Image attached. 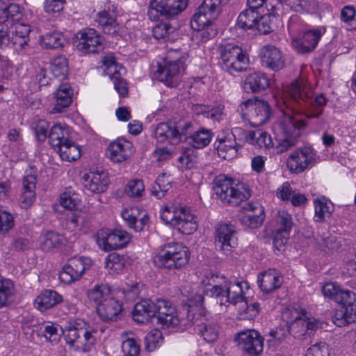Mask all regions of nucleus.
I'll return each instance as SVG.
<instances>
[{
	"mask_svg": "<svg viewBox=\"0 0 356 356\" xmlns=\"http://www.w3.org/2000/svg\"><path fill=\"white\" fill-rule=\"evenodd\" d=\"M200 325L202 321H199ZM202 328H200L199 332L202 334L203 339L208 343L214 342L218 337L219 326L216 323H204Z\"/></svg>",
	"mask_w": 356,
	"mask_h": 356,
	"instance_id": "50",
	"label": "nucleus"
},
{
	"mask_svg": "<svg viewBox=\"0 0 356 356\" xmlns=\"http://www.w3.org/2000/svg\"><path fill=\"white\" fill-rule=\"evenodd\" d=\"M156 299L155 301L149 299H145L137 302L133 311L134 321L146 323L156 320Z\"/></svg>",
	"mask_w": 356,
	"mask_h": 356,
	"instance_id": "24",
	"label": "nucleus"
},
{
	"mask_svg": "<svg viewBox=\"0 0 356 356\" xmlns=\"http://www.w3.org/2000/svg\"><path fill=\"white\" fill-rule=\"evenodd\" d=\"M156 323L161 328L175 327L179 324L177 312L169 301L156 299Z\"/></svg>",
	"mask_w": 356,
	"mask_h": 356,
	"instance_id": "18",
	"label": "nucleus"
},
{
	"mask_svg": "<svg viewBox=\"0 0 356 356\" xmlns=\"http://www.w3.org/2000/svg\"><path fill=\"white\" fill-rule=\"evenodd\" d=\"M87 296L90 302H93L97 306L104 300L111 298V287L106 284H97L87 293Z\"/></svg>",
	"mask_w": 356,
	"mask_h": 356,
	"instance_id": "40",
	"label": "nucleus"
},
{
	"mask_svg": "<svg viewBox=\"0 0 356 356\" xmlns=\"http://www.w3.org/2000/svg\"><path fill=\"white\" fill-rule=\"evenodd\" d=\"M36 176L32 174L26 175L22 179V193L21 204L23 208H28L35 200Z\"/></svg>",
	"mask_w": 356,
	"mask_h": 356,
	"instance_id": "31",
	"label": "nucleus"
},
{
	"mask_svg": "<svg viewBox=\"0 0 356 356\" xmlns=\"http://www.w3.org/2000/svg\"><path fill=\"white\" fill-rule=\"evenodd\" d=\"M92 261L83 256H74L67 260L60 272L59 278L65 284H71L79 280L85 271L90 268Z\"/></svg>",
	"mask_w": 356,
	"mask_h": 356,
	"instance_id": "12",
	"label": "nucleus"
},
{
	"mask_svg": "<svg viewBox=\"0 0 356 356\" xmlns=\"http://www.w3.org/2000/svg\"><path fill=\"white\" fill-rule=\"evenodd\" d=\"M62 301V296L56 291L45 290L35 300V306L41 312H44Z\"/></svg>",
	"mask_w": 356,
	"mask_h": 356,
	"instance_id": "34",
	"label": "nucleus"
},
{
	"mask_svg": "<svg viewBox=\"0 0 356 356\" xmlns=\"http://www.w3.org/2000/svg\"><path fill=\"white\" fill-rule=\"evenodd\" d=\"M259 287L263 292L270 293L279 289L282 284V277L274 269H270L259 278Z\"/></svg>",
	"mask_w": 356,
	"mask_h": 356,
	"instance_id": "33",
	"label": "nucleus"
},
{
	"mask_svg": "<svg viewBox=\"0 0 356 356\" xmlns=\"http://www.w3.org/2000/svg\"><path fill=\"white\" fill-rule=\"evenodd\" d=\"M235 339L239 348L249 356H257L263 351V339L254 330L242 331L237 334Z\"/></svg>",
	"mask_w": 356,
	"mask_h": 356,
	"instance_id": "17",
	"label": "nucleus"
},
{
	"mask_svg": "<svg viewBox=\"0 0 356 356\" xmlns=\"http://www.w3.org/2000/svg\"><path fill=\"white\" fill-rule=\"evenodd\" d=\"M325 32L323 27L307 31L301 38L293 39L292 45L300 54L309 53L316 47Z\"/></svg>",
	"mask_w": 356,
	"mask_h": 356,
	"instance_id": "19",
	"label": "nucleus"
},
{
	"mask_svg": "<svg viewBox=\"0 0 356 356\" xmlns=\"http://www.w3.org/2000/svg\"><path fill=\"white\" fill-rule=\"evenodd\" d=\"M238 110L244 119H247L253 127L263 125L271 115L269 104L264 100L248 99L243 102Z\"/></svg>",
	"mask_w": 356,
	"mask_h": 356,
	"instance_id": "8",
	"label": "nucleus"
},
{
	"mask_svg": "<svg viewBox=\"0 0 356 356\" xmlns=\"http://www.w3.org/2000/svg\"><path fill=\"white\" fill-rule=\"evenodd\" d=\"M74 44L76 49L83 54H95L103 49V40L93 29L79 31L74 39Z\"/></svg>",
	"mask_w": 356,
	"mask_h": 356,
	"instance_id": "15",
	"label": "nucleus"
},
{
	"mask_svg": "<svg viewBox=\"0 0 356 356\" xmlns=\"http://www.w3.org/2000/svg\"><path fill=\"white\" fill-rule=\"evenodd\" d=\"M273 19L270 15H264L259 17L256 26L257 29L261 34H268L273 31L274 24Z\"/></svg>",
	"mask_w": 356,
	"mask_h": 356,
	"instance_id": "56",
	"label": "nucleus"
},
{
	"mask_svg": "<svg viewBox=\"0 0 356 356\" xmlns=\"http://www.w3.org/2000/svg\"><path fill=\"white\" fill-rule=\"evenodd\" d=\"M215 245L216 250L225 254L237 245L236 230L230 222H220L216 227Z\"/></svg>",
	"mask_w": 356,
	"mask_h": 356,
	"instance_id": "16",
	"label": "nucleus"
},
{
	"mask_svg": "<svg viewBox=\"0 0 356 356\" xmlns=\"http://www.w3.org/2000/svg\"><path fill=\"white\" fill-rule=\"evenodd\" d=\"M126 195L131 198L140 199L145 193V186L142 179L129 181L124 189Z\"/></svg>",
	"mask_w": 356,
	"mask_h": 356,
	"instance_id": "48",
	"label": "nucleus"
},
{
	"mask_svg": "<svg viewBox=\"0 0 356 356\" xmlns=\"http://www.w3.org/2000/svg\"><path fill=\"white\" fill-rule=\"evenodd\" d=\"M277 225L279 226L277 229L290 232L293 227L291 216L286 211H280L277 213Z\"/></svg>",
	"mask_w": 356,
	"mask_h": 356,
	"instance_id": "58",
	"label": "nucleus"
},
{
	"mask_svg": "<svg viewBox=\"0 0 356 356\" xmlns=\"http://www.w3.org/2000/svg\"><path fill=\"white\" fill-rule=\"evenodd\" d=\"M175 216L173 227L182 234L189 235L197 230V218L188 209L179 207Z\"/></svg>",
	"mask_w": 356,
	"mask_h": 356,
	"instance_id": "21",
	"label": "nucleus"
},
{
	"mask_svg": "<svg viewBox=\"0 0 356 356\" xmlns=\"http://www.w3.org/2000/svg\"><path fill=\"white\" fill-rule=\"evenodd\" d=\"M51 70L55 78L63 81L68 76V62L64 56H56L51 61Z\"/></svg>",
	"mask_w": 356,
	"mask_h": 356,
	"instance_id": "44",
	"label": "nucleus"
},
{
	"mask_svg": "<svg viewBox=\"0 0 356 356\" xmlns=\"http://www.w3.org/2000/svg\"><path fill=\"white\" fill-rule=\"evenodd\" d=\"M305 314H307L305 310H298L296 308H287L282 313V318L286 321L287 325L289 326V324L296 322Z\"/></svg>",
	"mask_w": 356,
	"mask_h": 356,
	"instance_id": "64",
	"label": "nucleus"
},
{
	"mask_svg": "<svg viewBox=\"0 0 356 356\" xmlns=\"http://www.w3.org/2000/svg\"><path fill=\"white\" fill-rule=\"evenodd\" d=\"M95 329L90 328L83 319H70L65 325V339L67 344L73 350L88 352L95 343Z\"/></svg>",
	"mask_w": 356,
	"mask_h": 356,
	"instance_id": "3",
	"label": "nucleus"
},
{
	"mask_svg": "<svg viewBox=\"0 0 356 356\" xmlns=\"http://www.w3.org/2000/svg\"><path fill=\"white\" fill-rule=\"evenodd\" d=\"M97 22L104 33L117 37L119 35L120 26L116 22L115 14L113 11L103 10L97 14Z\"/></svg>",
	"mask_w": 356,
	"mask_h": 356,
	"instance_id": "30",
	"label": "nucleus"
},
{
	"mask_svg": "<svg viewBox=\"0 0 356 356\" xmlns=\"http://www.w3.org/2000/svg\"><path fill=\"white\" fill-rule=\"evenodd\" d=\"M42 334L47 341L52 343H57L60 340L58 327L51 323L44 325Z\"/></svg>",
	"mask_w": 356,
	"mask_h": 356,
	"instance_id": "60",
	"label": "nucleus"
},
{
	"mask_svg": "<svg viewBox=\"0 0 356 356\" xmlns=\"http://www.w3.org/2000/svg\"><path fill=\"white\" fill-rule=\"evenodd\" d=\"M63 161H73L81 156V148L72 140L61 145L56 151Z\"/></svg>",
	"mask_w": 356,
	"mask_h": 356,
	"instance_id": "43",
	"label": "nucleus"
},
{
	"mask_svg": "<svg viewBox=\"0 0 356 356\" xmlns=\"http://www.w3.org/2000/svg\"><path fill=\"white\" fill-rule=\"evenodd\" d=\"M109 179L104 172L90 171L85 173L82 177L84 188L93 193L104 192L108 186Z\"/></svg>",
	"mask_w": 356,
	"mask_h": 356,
	"instance_id": "23",
	"label": "nucleus"
},
{
	"mask_svg": "<svg viewBox=\"0 0 356 356\" xmlns=\"http://www.w3.org/2000/svg\"><path fill=\"white\" fill-rule=\"evenodd\" d=\"M177 134V131L174 128L173 122L160 123L154 130L155 138L159 143L169 141L171 144L176 143Z\"/></svg>",
	"mask_w": 356,
	"mask_h": 356,
	"instance_id": "36",
	"label": "nucleus"
},
{
	"mask_svg": "<svg viewBox=\"0 0 356 356\" xmlns=\"http://www.w3.org/2000/svg\"><path fill=\"white\" fill-rule=\"evenodd\" d=\"M189 258L186 247L178 243H168L155 254L153 261L159 268L175 270L186 266Z\"/></svg>",
	"mask_w": 356,
	"mask_h": 356,
	"instance_id": "5",
	"label": "nucleus"
},
{
	"mask_svg": "<svg viewBox=\"0 0 356 356\" xmlns=\"http://www.w3.org/2000/svg\"><path fill=\"white\" fill-rule=\"evenodd\" d=\"M184 70V62L181 59H172L170 56H167L162 63L158 64L154 76L167 86L175 87L179 83L181 71Z\"/></svg>",
	"mask_w": 356,
	"mask_h": 356,
	"instance_id": "11",
	"label": "nucleus"
},
{
	"mask_svg": "<svg viewBox=\"0 0 356 356\" xmlns=\"http://www.w3.org/2000/svg\"><path fill=\"white\" fill-rule=\"evenodd\" d=\"M289 236V232L277 229L273 235V244L274 248L281 251L284 250L285 244L286 243Z\"/></svg>",
	"mask_w": 356,
	"mask_h": 356,
	"instance_id": "63",
	"label": "nucleus"
},
{
	"mask_svg": "<svg viewBox=\"0 0 356 356\" xmlns=\"http://www.w3.org/2000/svg\"><path fill=\"white\" fill-rule=\"evenodd\" d=\"M121 347L124 356H138L140 352L139 342L134 337L123 341Z\"/></svg>",
	"mask_w": 356,
	"mask_h": 356,
	"instance_id": "51",
	"label": "nucleus"
},
{
	"mask_svg": "<svg viewBox=\"0 0 356 356\" xmlns=\"http://www.w3.org/2000/svg\"><path fill=\"white\" fill-rule=\"evenodd\" d=\"M213 189L217 197L223 202L238 206L248 200L251 194L246 185L236 182L233 179L225 175L216 176L213 182Z\"/></svg>",
	"mask_w": 356,
	"mask_h": 356,
	"instance_id": "4",
	"label": "nucleus"
},
{
	"mask_svg": "<svg viewBox=\"0 0 356 356\" xmlns=\"http://www.w3.org/2000/svg\"><path fill=\"white\" fill-rule=\"evenodd\" d=\"M5 12L7 15L6 21L8 25L12 24L14 22L19 21L22 17L20 8L16 3L6 5Z\"/></svg>",
	"mask_w": 356,
	"mask_h": 356,
	"instance_id": "61",
	"label": "nucleus"
},
{
	"mask_svg": "<svg viewBox=\"0 0 356 356\" xmlns=\"http://www.w3.org/2000/svg\"><path fill=\"white\" fill-rule=\"evenodd\" d=\"M49 127V122L45 120L40 119L33 123L32 127L38 141L43 142L46 140Z\"/></svg>",
	"mask_w": 356,
	"mask_h": 356,
	"instance_id": "59",
	"label": "nucleus"
},
{
	"mask_svg": "<svg viewBox=\"0 0 356 356\" xmlns=\"http://www.w3.org/2000/svg\"><path fill=\"white\" fill-rule=\"evenodd\" d=\"M258 19L259 13L248 8L243 11L238 17L237 26L244 30L252 29L256 26Z\"/></svg>",
	"mask_w": 356,
	"mask_h": 356,
	"instance_id": "45",
	"label": "nucleus"
},
{
	"mask_svg": "<svg viewBox=\"0 0 356 356\" xmlns=\"http://www.w3.org/2000/svg\"><path fill=\"white\" fill-rule=\"evenodd\" d=\"M163 336L157 330L149 332L145 338V348L147 350L153 351L162 341Z\"/></svg>",
	"mask_w": 356,
	"mask_h": 356,
	"instance_id": "52",
	"label": "nucleus"
},
{
	"mask_svg": "<svg viewBox=\"0 0 356 356\" xmlns=\"http://www.w3.org/2000/svg\"><path fill=\"white\" fill-rule=\"evenodd\" d=\"M356 321V305L354 303L347 306L341 307L337 309L334 317V323L337 326H345Z\"/></svg>",
	"mask_w": 356,
	"mask_h": 356,
	"instance_id": "35",
	"label": "nucleus"
},
{
	"mask_svg": "<svg viewBox=\"0 0 356 356\" xmlns=\"http://www.w3.org/2000/svg\"><path fill=\"white\" fill-rule=\"evenodd\" d=\"M122 312L121 302L111 297L97 306V312L102 321H116Z\"/></svg>",
	"mask_w": 356,
	"mask_h": 356,
	"instance_id": "25",
	"label": "nucleus"
},
{
	"mask_svg": "<svg viewBox=\"0 0 356 356\" xmlns=\"http://www.w3.org/2000/svg\"><path fill=\"white\" fill-rule=\"evenodd\" d=\"M174 128L177 131V136H176V143L181 142L182 140L186 141V135L190 134L193 130V124L190 121L180 122L177 124L174 122Z\"/></svg>",
	"mask_w": 356,
	"mask_h": 356,
	"instance_id": "55",
	"label": "nucleus"
},
{
	"mask_svg": "<svg viewBox=\"0 0 356 356\" xmlns=\"http://www.w3.org/2000/svg\"><path fill=\"white\" fill-rule=\"evenodd\" d=\"M326 102L322 95L314 98L311 87L302 79L289 85L284 90L283 97V103L288 111H284V117L280 123L281 134L276 138L275 153L281 154L296 146L301 131L305 127V122L292 116L291 112L307 111V118H318Z\"/></svg>",
	"mask_w": 356,
	"mask_h": 356,
	"instance_id": "1",
	"label": "nucleus"
},
{
	"mask_svg": "<svg viewBox=\"0 0 356 356\" xmlns=\"http://www.w3.org/2000/svg\"><path fill=\"white\" fill-rule=\"evenodd\" d=\"M224 106L218 105L215 107L201 106L198 113H202L206 118H211L213 121H220L223 115Z\"/></svg>",
	"mask_w": 356,
	"mask_h": 356,
	"instance_id": "54",
	"label": "nucleus"
},
{
	"mask_svg": "<svg viewBox=\"0 0 356 356\" xmlns=\"http://www.w3.org/2000/svg\"><path fill=\"white\" fill-rule=\"evenodd\" d=\"M125 263L124 256L111 253L106 258V268L108 270L110 274H118L123 270Z\"/></svg>",
	"mask_w": 356,
	"mask_h": 356,
	"instance_id": "47",
	"label": "nucleus"
},
{
	"mask_svg": "<svg viewBox=\"0 0 356 356\" xmlns=\"http://www.w3.org/2000/svg\"><path fill=\"white\" fill-rule=\"evenodd\" d=\"M316 158L315 150L312 147L305 146L298 148L289 156L286 166L291 172L302 173L316 163Z\"/></svg>",
	"mask_w": 356,
	"mask_h": 356,
	"instance_id": "13",
	"label": "nucleus"
},
{
	"mask_svg": "<svg viewBox=\"0 0 356 356\" xmlns=\"http://www.w3.org/2000/svg\"><path fill=\"white\" fill-rule=\"evenodd\" d=\"M270 85V79L266 74L254 72L249 74L245 81L243 88L245 91L257 92L266 90Z\"/></svg>",
	"mask_w": 356,
	"mask_h": 356,
	"instance_id": "32",
	"label": "nucleus"
},
{
	"mask_svg": "<svg viewBox=\"0 0 356 356\" xmlns=\"http://www.w3.org/2000/svg\"><path fill=\"white\" fill-rule=\"evenodd\" d=\"M328 345L325 342L316 343L309 347L305 356H330Z\"/></svg>",
	"mask_w": 356,
	"mask_h": 356,
	"instance_id": "62",
	"label": "nucleus"
},
{
	"mask_svg": "<svg viewBox=\"0 0 356 356\" xmlns=\"http://www.w3.org/2000/svg\"><path fill=\"white\" fill-rule=\"evenodd\" d=\"M102 63L104 66V73L108 76H113V74L119 72V70L121 68L117 64L115 56L112 53H108L103 56Z\"/></svg>",
	"mask_w": 356,
	"mask_h": 356,
	"instance_id": "53",
	"label": "nucleus"
},
{
	"mask_svg": "<svg viewBox=\"0 0 356 356\" xmlns=\"http://www.w3.org/2000/svg\"><path fill=\"white\" fill-rule=\"evenodd\" d=\"M15 296L14 284L8 279L0 280V309L10 305Z\"/></svg>",
	"mask_w": 356,
	"mask_h": 356,
	"instance_id": "38",
	"label": "nucleus"
},
{
	"mask_svg": "<svg viewBox=\"0 0 356 356\" xmlns=\"http://www.w3.org/2000/svg\"><path fill=\"white\" fill-rule=\"evenodd\" d=\"M249 212L241 217V223L251 229H256L261 226L264 218V208L257 202H249L243 208Z\"/></svg>",
	"mask_w": 356,
	"mask_h": 356,
	"instance_id": "26",
	"label": "nucleus"
},
{
	"mask_svg": "<svg viewBox=\"0 0 356 356\" xmlns=\"http://www.w3.org/2000/svg\"><path fill=\"white\" fill-rule=\"evenodd\" d=\"M187 6V0H151L147 15L152 21L170 19L179 15Z\"/></svg>",
	"mask_w": 356,
	"mask_h": 356,
	"instance_id": "9",
	"label": "nucleus"
},
{
	"mask_svg": "<svg viewBox=\"0 0 356 356\" xmlns=\"http://www.w3.org/2000/svg\"><path fill=\"white\" fill-rule=\"evenodd\" d=\"M171 184L172 179L169 175L165 173L160 175L152 187V194L159 199L163 197L166 192L171 188Z\"/></svg>",
	"mask_w": 356,
	"mask_h": 356,
	"instance_id": "46",
	"label": "nucleus"
},
{
	"mask_svg": "<svg viewBox=\"0 0 356 356\" xmlns=\"http://www.w3.org/2000/svg\"><path fill=\"white\" fill-rule=\"evenodd\" d=\"M204 296L195 294L188 300L187 318L193 324L200 326L199 321H202L205 316V309L203 306Z\"/></svg>",
	"mask_w": 356,
	"mask_h": 356,
	"instance_id": "28",
	"label": "nucleus"
},
{
	"mask_svg": "<svg viewBox=\"0 0 356 356\" xmlns=\"http://www.w3.org/2000/svg\"><path fill=\"white\" fill-rule=\"evenodd\" d=\"M208 285L211 286V296L218 298L220 305H227V303H243L241 314H244V318L253 319L258 316L259 304L257 302L248 304L245 301L244 288L248 289L246 282H232L224 275L211 274L208 280Z\"/></svg>",
	"mask_w": 356,
	"mask_h": 356,
	"instance_id": "2",
	"label": "nucleus"
},
{
	"mask_svg": "<svg viewBox=\"0 0 356 356\" xmlns=\"http://www.w3.org/2000/svg\"><path fill=\"white\" fill-rule=\"evenodd\" d=\"M175 28L168 23H160L155 26L152 29L153 36L157 39L166 40L168 36L174 33Z\"/></svg>",
	"mask_w": 356,
	"mask_h": 356,
	"instance_id": "57",
	"label": "nucleus"
},
{
	"mask_svg": "<svg viewBox=\"0 0 356 356\" xmlns=\"http://www.w3.org/2000/svg\"><path fill=\"white\" fill-rule=\"evenodd\" d=\"M134 152V145L131 142L118 138L108 145L107 155L112 161L121 163L127 160Z\"/></svg>",
	"mask_w": 356,
	"mask_h": 356,
	"instance_id": "22",
	"label": "nucleus"
},
{
	"mask_svg": "<svg viewBox=\"0 0 356 356\" xmlns=\"http://www.w3.org/2000/svg\"><path fill=\"white\" fill-rule=\"evenodd\" d=\"M63 238L61 235L51 231L42 233L39 238L40 247L43 251H50L57 248Z\"/></svg>",
	"mask_w": 356,
	"mask_h": 356,
	"instance_id": "41",
	"label": "nucleus"
},
{
	"mask_svg": "<svg viewBox=\"0 0 356 356\" xmlns=\"http://www.w3.org/2000/svg\"><path fill=\"white\" fill-rule=\"evenodd\" d=\"M220 63L231 74L245 71L249 67V57L242 48L228 43L219 47Z\"/></svg>",
	"mask_w": 356,
	"mask_h": 356,
	"instance_id": "6",
	"label": "nucleus"
},
{
	"mask_svg": "<svg viewBox=\"0 0 356 356\" xmlns=\"http://www.w3.org/2000/svg\"><path fill=\"white\" fill-rule=\"evenodd\" d=\"M262 65L277 72L284 66V58L282 51L272 44L264 46L261 50Z\"/></svg>",
	"mask_w": 356,
	"mask_h": 356,
	"instance_id": "20",
	"label": "nucleus"
},
{
	"mask_svg": "<svg viewBox=\"0 0 356 356\" xmlns=\"http://www.w3.org/2000/svg\"><path fill=\"white\" fill-rule=\"evenodd\" d=\"M315 216L316 222H324L329 218L334 211V206L331 202L325 199H319L314 201Z\"/></svg>",
	"mask_w": 356,
	"mask_h": 356,
	"instance_id": "39",
	"label": "nucleus"
},
{
	"mask_svg": "<svg viewBox=\"0 0 356 356\" xmlns=\"http://www.w3.org/2000/svg\"><path fill=\"white\" fill-rule=\"evenodd\" d=\"M72 90L69 85L63 84L55 92V104L49 111L51 114L60 113L70 106L72 102Z\"/></svg>",
	"mask_w": 356,
	"mask_h": 356,
	"instance_id": "29",
	"label": "nucleus"
},
{
	"mask_svg": "<svg viewBox=\"0 0 356 356\" xmlns=\"http://www.w3.org/2000/svg\"><path fill=\"white\" fill-rule=\"evenodd\" d=\"M212 137L213 134L210 129L202 128L186 138V142L194 148L200 149L207 146Z\"/></svg>",
	"mask_w": 356,
	"mask_h": 356,
	"instance_id": "37",
	"label": "nucleus"
},
{
	"mask_svg": "<svg viewBox=\"0 0 356 356\" xmlns=\"http://www.w3.org/2000/svg\"><path fill=\"white\" fill-rule=\"evenodd\" d=\"M222 10L221 0H204L191 19L193 29H202L207 24H213Z\"/></svg>",
	"mask_w": 356,
	"mask_h": 356,
	"instance_id": "10",
	"label": "nucleus"
},
{
	"mask_svg": "<svg viewBox=\"0 0 356 356\" xmlns=\"http://www.w3.org/2000/svg\"><path fill=\"white\" fill-rule=\"evenodd\" d=\"M252 135L253 134L245 133V129L238 127L233 129L231 132L219 134L215 143L218 155L224 159H232L241 146L240 142L245 141V136L251 139Z\"/></svg>",
	"mask_w": 356,
	"mask_h": 356,
	"instance_id": "7",
	"label": "nucleus"
},
{
	"mask_svg": "<svg viewBox=\"0 0 356 356\" xmlns=\"http://www.w3.org/2000/svg\"><path fill=\"white\" fill-rule=\"evenodd\" d=\"M95 237L98 246L105 252L123 248L130 241L127 232L122 230L108 232L102 229L97 232Z\"/></svg>",
	"mask_w": 356,
	"mask_h": 356,
	"instance_id": "14",
	"label": "nucleus"
},
{
	"mask_svg": "<svg viewBox=\"0 0 356 356\" xmlns=\"http://www.w3.org/2000/svg\"><path fill=\"white\" fill-rule=\"evenodd\" d=\"M41 42L47 49H56L63 45L64 39L60 33H48L41 37Z\"/></svg>",
	"mask_w": 356,
	"mask_h": 356,
	"instance_id": "49",
	"label": "nucleus"
},
{
	"mask_svg": "<svg viewBox=\"0 0 356 356\" xmlns=\"http://www.w3.org/2000/svg\"><path fill=\"white\" fill-rule=\"evenodd\" d=\"M318 327V322L307 314L296 322L289 324L288 331L295 338H301L306 334H312Z\"/></svg>",
	"mask_w": 356,
	"mask_h": 356,
	"instance_id": "27",
	"label": "nucleus"
},
{
	"mask_svg": "<svg viewBox=\"0 0 356 356\" xmlns=\"http://www.w3.org/2000/svg\"><path fill=\"white\" fill-rule=\"evenodd\" d=\"M245 133H252L253 135H252L251 139H250L248 136H245V142L252 145H257L259 147H264L266 149L274 147L272 138L270 135L266 132L261 131H254L245 130Z\"/></svg>",
	"mask_w": 356,
	"mask_h": 356,
	"instance_id": "42",
	"label": "nucleus"
}]
</instances>
